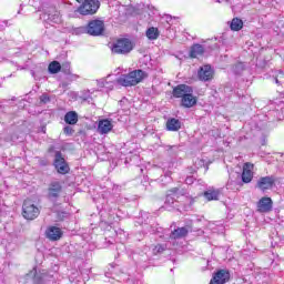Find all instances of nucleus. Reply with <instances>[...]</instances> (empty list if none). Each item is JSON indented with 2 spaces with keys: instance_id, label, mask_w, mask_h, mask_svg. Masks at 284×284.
<instances>
[{
  "instance_id": "33",
  "label": "nucleus",
  "mask_w": 284,
  "mask_h": 284,
  "mask_svg": "<svg viewBox=\"0 0 284 284\" xmlns=\"http://www.w3.org/2000/svg\"><path fill=\"white\" fill-rule=\"evenodd\" d=\"M64 134H67V136H72L74 134V129H72V126L67 125L63 129Z\"/></svg>"
},
{
  "instance_id": "3",
  "label": "nucleus",
  "mask_w": 284,
  "mask_h": 284,
  "mask_svg": "<svg viewBox=\"0 0 284 284\" xmlns=\"http://www.w3.org/2000/svg\"><path fill=\"white\" fill-rule=\"evenodd\" d=\"M78 3H82L78 8V12L83 16L97 14L99 8H101V2L99 0H77Z\"/></svg>"
},
{
  "instance_id": "24",
  "label": "nucleus",
  "mask_w": 284,
  "mask_h": 284,
  "mask_svg": "<svg viewBox=\"0 0 284 284\" xmlns=\"http://www.w3.org/2000/svg\"><path fill=\"white\" fill-rule=\"evenodd\" d=\"M30 278H32L33 284H43V280L41 278V275L37 274L36 267L27 274V281Z\"/></svg>"
},
{
  "instance_id": "39",
  "label": "nucleus",
  "mask_w": 284,
  "mask_h": 284,
  "mask_svg": "<svg viewBox=\"0 0 284 284\" xmlns=\"http://www.w3.org/2000/svg\"><path fill=\"white\" fill-rule=\"evenodd\" d=\"M275 83H276L277 85L281 84V82H280L278 79H276V78H275Z\"/></svg>"
},
{
  "instance_id": "15",
  "label": "nucleus",
  "mask_w": 284,
  "mask_h": 284,
  "mask_svg": "<svg viewBox=\"0 0 284 284\" xmlns=\"http://www.w3.org/2000/svg\"><path fill=\"white\" fill-rule=\"evenodd\" d=\"M187 234H190V226H182L174 229L170 234V239L173 241H178L179 239H185Z\"/></svg>"
},
{
  "instance_id": "16",
  "label": "nucleus",
  "mask_w": 284,
  "mask_h": 284,
  "mask_svg": "<svg viewBox=\"0 0 284 284\" xmlns=\"http://www.w3.org/2000/svg\"><path fill=\"white\" fill-rule=\"evenodd\" d=\"M45 236L49 241H59L63 236V232L60 227L49 226L45 231Z\"/></svg>"
},
{
  "instance_id": "34",
  "label": "nucleus",
  "mask_w": 284,
  "mask_h": 284,
  "mask_svg": "<svg viewBox=\"0 0 284 284\" xmlns=\"http://www.w3.org/2000/svg\"><path fill=\"white\" fill-rule=\"evenodd\" d=\"M202 165H205V161H203L201 159H196L195 162H194V166L196 169H200V168H202Z\"/></svg>"
},
{
  "instance_id": "26",
  "label": "nucleus",
  "mask_w": 284,
  "mask_h": 284,
  "mask_svg": "<svg viewBox=\"0 0 284 284\" xmlns=\"http://www.w3.org/2000/svg\"><path fill=\"white\" fill-rule=\"evenodd\" d=\"M159 29L151 27L146 30V37L150 39V41H155V39H159Z\"/></svg>"
},
{
  "instance_id": "5",
  "label": "nucleus",
  "mask_w": 284,
  "mask_h": 284,
  "mask_svg": "<svg viewBox=\"0 0 284 284\" xmlns=\"http://www.w3.org/2000/svg\"><path fill=\"white\" fill-rule=\"evenodd\" d=\"M105 32V22L101 19L91 20L87 24V34L90 37H102Z\"/></svg>"
},
{
  "instance_id": "13",
  "label": "nucleus",
  "mask_w": 284,
  "mask_h": 284,
  "mask_svg": "<svg viewBox=\"0 0 284 284\" xmlns=\"http://www.w3.org/2000/svg\"><path fill=\"white\" fill-rule=\"evenodd\" d=\"M189 92H194V89H192V87L187 84H179L175 88H173L172 94L174 99H181L182 101Z\"/></svg>"
},
{
  "instance_id": "35",
  "label": "nucleus",
  "mask_w": 284,
  "mask_h": 284,
  "mask_svg": "<svg viewBox=\"0 0 284 284\" xmlns=\"http://www.w3.org/2000/svg\"><path fill=\"white\" fill-rule=\"evenodd\" d=\"M185 183H186V185H192L194 183V176H187L185 179Z\"/></svg>"
},
{
  "instance_id": "23",
  "label": "nucleus",
  "mask_w": 284,
  "mask_h": 284,
  "mask_svg": "<svg viewBox=\"0 0 284 284\" xmlns=\"http://www.w3.org/2000/svg\"><path fill=\"white\" fill-rule=\"evenodd\" d=\"M64 121L68 125H77L79 123V114L75 111H69L64 115Z\"/></svg>"
},
{
  "instance_id": "8",
  "label": "nucleus",
  "mask_w": 284,
  "mask_h": 284,
  "mask_svg": "<svg viewBox=\"0 0 284 284\" xmlns=\"http://www.w3.org/2000/svg\"><path fill=\"white\" fill-rule=\"evenodd\" d=\"M53 165L59 174H68V172H70V165L65 162L61 151H55Z\"/></svg>"
},
{
  "instance_id": "20",
  "label": "nucleus",
  "mask_w": 284,
  "mask_h": 284,
  "mask_svg": "<svg viewBox=\"0 0 284 284\" xmlns=\"http://www.w3.org/2000/svg\"><path fill=\"white\" fill-rule=\"evenodd\" d=\"M204 53H205V47H203V44L195 43L191 47V50H190L191 59L203 57Z\"/></svg>"
},
{
  "instance_id": "14",
  "label": "nucleus",
  "mask_w": 284,
  "mask_h": 284,
  "mask_svg": "<svg viewBox=\"0 0 284 284\" xmlns=\"http://www.w3.org/2000/svg\"><path fill=\"white\" fill-rule=\"evenodd\" d=\"M254 170V164L246 162L243 166L242 172V181L243 183H252V179H254V173L252 172Z\"/></svg>"
},
{
  "instance_id": "32",
  "label": "nucleus",
  "mask_w": 284,
  "mask_h": 284,
  "mask_svg": "<svg viewBox=\"0 0 284 284\" xmlns=\"http://www.w3.org/2000/svg\"><path fill=\"white\" fill-rule=\"evenodd\" d=\"M60 72H63L64 74H70V62L62 63Z\"/></svg>"
},
{
  "instance_id": "1",
  "label": "nucleus",
  "mask_w": 284,
  "mask_h": 284,
  "mask_svg": "<svg viewBox=\"0 0 284 284\" xmlns=\"http://www.w3.org/2000/svg\"><path fill=\"white\" fill-rule=\"evenodd\" d=\"M148 77V73L143 70H135L130 72L129 74H123L118 79V83L120 85H124V88H130L132 85H138L142 80Z\"/></svg>"
},
{
  "instance_id": "21",
  "label": "nucleus",
  "mask_w": 284,
  "mask_h": 284,
  "mask_svg": "<svg viewBox=\"0 0 284 284\" xmlns=\"http://www.w3.org/2000/svg\"><path fill=\"white\" fill-rule=\"evenodd\" d=\"M112 122L108 119L101 120L98 125V130L100 134H108V132H112Z\"/></svg>"
},
{
  "instance_id": "37",
  "label": "nucleus",
  "mask_w": 284,
  "mask_h": 284,
  "mask_svg": "<svg viewBox=\"0 0 284 284\" xmlns=\"http://www.w3.org/2000/svg\"><path fill=\"white\" fill-rule=\"evenodd\" d=\"M100 88H105V83L103 81H98Z\"/></svg>"
},
{
  "instance_id": "7",
  "label": "nucleus",
  "mask_w": 284,
  "mask_h": 284,
  "mask_svg": "<svg viewBox=\"0 0 284 284\" xmlns=\"http://www.w3.org/2000/svg\"><path fill=\"white\" fill-rule=\"evenodd\" d=\"M40 211L37 205L32 204V201L27 200L22 205V216L27 219V221H34L37 216H39Z\"/></svg>"
},
{
  "instance_id": "12",
  "label": "nucleus",
  "mask_w": 284,
  "mask_h": 284,
  "mask_svg": "<svg viewBox=\"0 0 284 284\" xmlns=\"http://www.w3.org/2000/svg\"><path fill=\"white\" fill-rule=\"evenodd\" d=\"M197 77L200 81H212V79H214V70H212V65L205 64L201 67L197 71Z\"/></svg>"
},
{
  "instance_id": "40",
  "label": "nucleus",
  "mask_w": 284,
  "mask_h": 284,
  "mask_svg": "<svg viewBox=\"0 0 284 284\" xmlns=\"http://www.w3.org/2000/svg\"><path fill=\"white\" fill-rule=\"evenodd\" d=\"M216 3H223V0H216Z\"/></svg>"
},
{
  "instance_id": "4",
  "label": "nucleus",
  "mask_w": 284,
  "mask_h": 284,
  "mask_svg": "<svg viewBox=\"0 0 284 284\" xmlns=\"http://www.w3.org/2000/svg\"><path fill=\"white\" fill-rule=\"evenodd\" d=\"M133 49L134 45H132V41H130L128 38H122L113 43L111 50L113 54H130Z\"/></svg>"
},
{
  "instance_id": "42",
  "label": "nucleus",
  "mask_w": 284,
  "mask_h": 284,
  "mask_svg": "<svg viewBox=\"0 0 284 284\" xmlns=\"http://www.w3.org/2000/svg\"><path fill=\"white\" fill-rule=\"evenodd\" d=\"M173 225H175V223H173V224L171 225V227H172Z\"/></svg>"
},
{
  "instance_id": "17",
  "label": "nucleus",
  "mask_w": 284,
  "mask_h": 284,
  "mask_svg": "<svg viewBox=\"0 0 284 284\" xmlns=\"http://www.w3.org/2000/svg\"><path fill=\"white\" fill-rule=\"evenodd\" d=\"M41 19H43V21L47 23H61V16H59V11L54 9L42 14Z\"/></svg>"
},
{
  "instance_id": "41",
  "label": "nucleus",
  "mask_w": 284,
  "mask_h": 284,
  "mask_svg": "<svg viewBox=\"0 0 284 284\" xmlns=\"http://www.w3.org/2000/svg\"><path fill=\"white\" fill-rule=\"evenodd\" d=\"M176 146H171L170 150H174Z\"/></svg>"
},
{
  "instance_id": "38",
  "label": "nucleus",
  "mask_w": 284,
  "mask_h": 284,
  "mask_svg": "<svg viewBox=\"0 0 284 284\" xmlns=\"http://www.w3.org/2000/svg\"><path fill=\"white\" fill-rule=\"evenodd\" d=\"M49 152H50V153L54 152V146H50V148H49Z\"/></svg>"
},
{
  "instance_id": "18",
  "label": "nucleus",
  "mask_w": 284,
  "mask_h": 284,
  "mask_svg": "<svg viewBox=\"0 0 284 284\" xmlns=\"http://www.w3.org/2000/svg\"><path fill=\"white\" fill-rule=\"evenodd\" d=\"M272 197H262L258 202H257V210L258 212H272Z\"/></svg>"
},
{
  "instance_id": "31",
  "label": "nucleus",
  "mask_w": 284,
  "mask_h": 284,
  "mask_svg": "<svg viewBox=\"0 0 284 284\" xmlns=\"http://www.w3.org/2000/svg\"><path fill=\"white\" fill-rule=\"evenodd\" d=\"M163 252H165V245H163V244H158L153 248V254H163Z\"/></svg>"
},
{
  "instance_id": "9",
  "label": "nucleus",
  "mask_w": 284,
  "mask_h": 284,
  "mask_svg": "<svg viewBox=\"0 0 284 284\" xmlns=\"http://www.w3.org/2000/svg\"><path fill=\"white\" fill-rule=\"evenodd\" d=\"M185 194V191H181L179 187L170 189L166 192V199H165V205H169L170 207H174V203H176V199L179 196H183Z\"/></svg>"
},
{
  "instance_id": "19",
  "label": "nucleus",
  "mask_w": 284,
  "mask_h": 284,
  "mask_svg": "<svg viewBox=\"0 0 284 284\" xmlns=\"http://www.w3.org/2000/svg\"><path fill=\"white\" fill-rule=\"evenodd\" d=\"M196 97H194V92H189L182 100L181 105L183 108H194L197 103Z\"/></svg>"
},
{
  "instance_id": "11",
  "label": "nucleus",
  "mask_w": 284,
  "mask_h": 284,
  "mask_svg": "<svg viewBox=\"0 0 284 284\" xmlns=\"http://www.w3.org/2000/svg\"><path fill=\"white\" fill-rule=\"evenodd\" d=\"M230 281V271L227 270H219L214 273L210 284H225Z\"/></svg>"
},
{
  "instance_id": "22",
  "label": "nucleus",
  "mask_w": 284,
  "mask_h": 284,
  "mask_svg": "<svg viewBox=\"0 0 284 284\" xmlns=\"http://www.w3.org/2000/svg\"><path fill=\"white\" fill-rule=\"evenodd\" d=\"M166 130L169 132H179L181 130V122L176 118H171L166 121Z\"/></svg>"
},
{
  "instance_id": "10",
  "label": "nucleus",
  "mask_w": 284,
  "mask_h": 284,
  "mask_svg": "<svg viewBox=\"0 0 284 284\" xmlns=\"http://www.w3.org/2000/svg\"><path fill=\"white\" fill-rule=\"evenodd\" d=\"M276 183V178L274 175L260 178L257 181V187L265 192L266 190H272Z\"/></svg>"
},
{
  "instance_id": "30",
  "label": "nucleus",
  "mask_w": 284,
  "mask_h": 284,
  "mask_svg": "<svg viewBox=\"0 0 284 284\" xmlns=\"http://www.w3.org/2000/svg\"><path fill=\"white\" fill-rule=\"evenodd\" d=\"M73 34H88V26L74 28Z\"/></svg>"
},
{
  "instance_id": "6",
  "label": "nucleus",
  "mask_w": 284,
  "mask_h": 284,
  "mask_svg": "<svg viewBox=\"0 0 284 284\" xmlns=\"http://www.w3.org/2000/svg\"><path fill=\"white\" fill-rule=\"evenodd\" d=\"M19 139H21V126L9 129L0 133V146L3 145V143H16Z\"/></svg>"
},
{
  "instance_id": "25",
  "label": "nucleus",
  "mask_w": 284,
  "mask_h": 284,
  "mask_svg": "<svg viewBox=\"0 0 284 284\" xmlns=\"http://www.w3.org/2000/svg\"><path fill=\"white\" fill-rule=\"evenodd\" d=\"M203 196L204 199H206V201H219V196H221V193L215 190H209L204 192Z\"/></svg>"
},
{
  "instance_id": "28",
  "label": "nucleus",
  "mask_w": 284,
  "mask_h": 284,
  "mask_svg": "<svg viewBox=\"0 0 284 284\" xmlns=\"http://www.w3.org/2000/svg\"><path fill=\"white\" fill-rule=\"evenodd\" d=\"M243 28V20L239 18H234L231 22V30H234L235 32H239Z\"/></svg>"
},
{
  "instance_id": "2",
  "label": "nucleus",
  "mask_w": 284,
  "mask_h": 284,
  "mask_svg": "<svg viewBox=\"0 0 284 284\" xmlns=\"http://www.w3.org/2000/svg\"><path fill=\"white\" fill-rule=\"evenodd\" d=\"M61 194H63V185L61 184V182L51 181L47 187L45 197L48 199V201H50L51 203H57V201L61 199Z\"/></svg>"
},
{
  "instance_id": "43",
  "label": "nucleus",
  "mask_w": 284,
  "mask_h": 284,
  "mask_svg": "<svg viewBox=\"0 0 284 284\" xmlns=\"http://www.w3.org/2000/svg\"><path fill=\"white\" fill-rule=\"evenodd\" d=\"M0 85H1V81H0Z\"/></svg>"
},
{
  "instance_id": "29",
  "label": "nucleus",
  "mask_w": 284,
  "mask_h": 284,
  "mask_svg": "<svg viewBox=\"0 0 284 284\" xmlns=\"http://www.w3.org/2000/svg\"><path fill=\"white\" fill-rule=\"evenodd\" d=\"M50 101H52V98H50V94L48 93H42L39 97V103L38 105H47V103H50Z\"/></svg>"
},
{
  "instance_id": "36",
  "label": "nucleus",
  "mask_w": 284,
  "mask_h": 284,
  "mask_svg": "<svg viewBox=\"0 0 284 284\" xmlns=\"http://www.w3.org/2000/svg\"><path fill=\"white\" fill-rule=\"evenodd\" d=\"M81 99L83 101H90V99H92V97L90 95V93H84V94H82Z\"/></svg>"
},
{
  "instance_id": "27",
  "label": "nucleus",
  "mask_w": 284,
  "mask_h": 284,
  "mask_svg": "<svg viewBox=\"0 0 284 284\" xmlns=\"http://www.w3.org/2000/svg\"><path fill=\"white\" fill-rule=\"evenodd\" d=\"M50 74H59L61 72V63L59 61H53L49 64Z\"/></svg>"
}]
</instances>
